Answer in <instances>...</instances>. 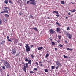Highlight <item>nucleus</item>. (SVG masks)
<instances>
[{
    "label": "nucleus",
    "mask_w": 76,
    "mask_h": 76,
    "mask_svg": "<svg viewBox=\"0 0 76 76\" xmlns=\"http://www.w3.org/2000/svg\"><path fill=\"white\" fill-rule=\"evenodd\" d=\"M61 4H65V2H64V1H62L61 2Z\"/></svg>",
    "instance_id": "nucleus-26"
},
{
    "label": "nucleus",
    "mask_w": 76,
    "mask_h": 76,
    "mask_svg": "<svg viewBox=\"0 0 76 76\" xmlns=\"http://www.w3.org/2000/svg\"><path fill=\"white\" fill-rule=\"evenodd\" d=\"M63 57H64V58H68V57L67 56H65V55H64Z\"/></svg>",
    "instance_id": "nucleus-29"
},
{
    "label": "nucleus",
    "mask_w": 76,
    "mask_h": 76,
    "mask_svg": "<svg viewBox=\"0 0 76 76\" xmlns=\"http://www.w3.org/2000/svg\"><path fill=\"white\" fill-rule=\"evenodd\" d=\"M28 63H26V68H28V67L29 66H28Z\"/></svg>",
    "instance_id": "nucleus-24"
},
{
    "label": "nucleus",
    "mask_w": 76,
    "mask_h": 76,
    "mask_svg": "<svg viewBox=\"0 0 76 76\" xmlns=\"http://www.w3.org/2000/svg\"><path fill=\"white\" fill-rule=\"evenodd\" d=\"M17 41V40H15L13 42L15 44H16L17 43V41Z\"/></svg>",
    "instance_id": "nucleus-30"
},
{
    "label": "nucleus",
    "mask_w": 76,
    "mask_h": 76,
    "mask_svg": "<svg viewBox=\"0 0 76 76\" xmlns=\"http://www.w3.org/2000/svg\"><path fill=\"white\" fill-rule=\"evenodd\" d=\"M7 38L8 41H10V42H12V41H13V40H12L9 39V36H8L7 37Z\"/></svg>",
    "instance_id": "nucleus-10"
},
{
    "label": "nucleus",
    "mask_w": 76,
    "mask_h": 76,
    "mask_svg": "<svg viewBox=\"0 0 76 76\" xmlns=\"http://www.w3.org/2000/svg\"><path fill=\"white\" fill-rule=\"evenodd\" d=\"M52 43V45H56V43H55L53 42H51Z\"/></svg>",
    "instance_id": "nucleus-20"
},
{
    "label": "nucleus",
    "mask_w": 76,
    "mask_h": 76,
    "mask_svg": "<svg viewBox=\"0 0 76 76\" xmlns=\"http://www.w3.org/2000/svg\"><path fill=\"white\" fill-rule=\"evenodd\" d=\"M56 16H57V17H59V16H60V15H58V14L56 15Z\"/></svg>",
    "instance_id": "nucleus-45"
},
{
    "label": "nucleus",
    "mask_w": 76,
    "mask_h": 76,
    "mask_svg": "<svg viewBox=\"0 0 76 76\" xmlns=\"http://www.w3.org/2000/svg\"><path fill=\"white\" fill-rule=\"evenodd\" d=\"M48 56H49V54L48 53L46 55L45 57V58H47V57H48Z\"/></svg>",
    "instance_id": "nucleus-19"
},
{
    "label": "nucleus",
    "mask_w": 76,
    "mask_h": 76,
    "mask_svg": "<svg viewBox=\"0 0 76 76\" xmlns=\"http://www.w3.org/2000/svg\"><path fill=\"white\" fill-rule=\"evenodd\" d=\"M12 40H13V41L15 40H17V39H15V38H13L12 39Z\"/></svg>",
    "instance_id": "nucleus-38"
},
{
    "label": "nucleus",
    "mask_w": 76,
    "mask_h": 76,
    "mask_svg": "<svg viewBox=\"0 0 76 76\" xmlns=\"http://www.w3.org/2000/svg\"><path fill=\"white\" fill-rule=\"evenodd\" d=\"M34 72L32 71H31L30 72V73H32V74H33L34 73Z\"/></svg>",
    "instance_id": "nucleus-42"
},
{
    "label": "nucleus",
    "mask_w": 76,
    "mask_h": 76,
    "mask_svg": "<svg viewBox=\"0 0 76 76\" xmlns=\"http://www.w3.org/2000/svg\"><path fill=\"white\" fill-rule=\"evenodd\" d=\"M71 3H72V4H74V3H73L72 2H71Z\"/></svg>",
    "instance_id": "nucleus-63"
},
{
    "label": "nucleus",
    "mask_w": 76,
    "mask_h": 76,
    "mask_svg": "<svg viewBox=\"0 0 76 76\" xmlns=\"http://www.w3.org/2000/svg\"><path fill=\"white\" fill-rule=\"evenodd\" d=\"M55 50L56 51H57V48H55Z\"/></svg>",
    "instance_id": "nucleus-56"
},
{
    "label": "nucleus",
    "mask_w": 76,
    "mask_h": 76,
    "mask_svg": "<svg viewBox=\"0 0 76 76\" xmlns=\"http://www.w3.org/2000/svg\"><path fill=\"white\" fill-rule=\"evenodd\" d=\"M56 12L57 11H54L53 12V13H56Z\"/></svg>",
    "instance_id": "nucleus-50"
},
{
    "label": "nucleus",
    "mask_w": 76,
    "mask_h": 76,
    "mask_svg": "<svg viewBox=\"0 0 76 76\" xmlns=\"http://www.w3.org/2000/svg\"><path fill=\"white\" fill-rule=\"evenodd\" d=\"M56 24H57V25H60V24H59V23H58V22H56Z\"/></svg>",
    "instance_id": "nucleus-47"
},
{
    "label": "nucleus",
    "mask_w": 76,
    "mask_h": 76,
    "mask_svg": "<svg viewBox=\"0 0 76 76\" xmlns=\"http://www.w3.org/2000/svg\"><path fill=\"white\" fill-rule=\"evenodd\" d=\"M45 72H48V70L47 69H45Z\"/></svg>",
    "instance_id": "nucleus-27"
},
{
    "label": "nucleus",
    "mask_w": 76,
    "mask_h": 76,
    "mask_svg": "<svg viewBox=\"0 0 76 76\" xmlns=\"http://www.w3.org/2000/svg\"><path fill=\"white\" fill-rule=\"evenodd\" d=\"M4 3H6V4H7V3H8V0H5Z\"/></svg>",
    "instance_id": "nucleus-18"
},
{
    "label": "nucleus",
    "mask_w": 76,
    "mask_h": 76,
    "mask_svg": "<svg viewBox=\"0 0 76 76\" xmlns=\"http://www.w3.org/2000/svg\"><path fill=\"white\" fill-rule=\"evenodd\" d=\"M4 43H5V41H3L1 43V45H3V44Z\"/></svg>",
    "instance_id": "nucleus-15"
},
{
    "label": "nucleus",
    "mask_w": 76,
    "mask_h": 76,
    "mask_svg": "<svg viewBox=\"0 0 76 76\" xmlns=\"http://www.w3.org/2000/svg\"><path fill=\"white\" fill-rule=\"evenodd\" d=\"M16 1L17 3H19L20 1L19 0H18H18H17Z\"/></svg>",
    "instance_id": "nucleus-48"
},
{
    "label": "nucleus",
    "mask_w": 76,
    "mask_h": 76,
    "mask_svg": "<svg viewBox=\"0 0 76 76\" xmlns=\"http://www.w3.org/2000/svg\"><path fill=\"white\" fill-rule=\"evenodd\" d=\"M68 15H70V12H69L68 13Z\"/></svg>",
    "instance_id": "nucleus-59"
},
{
    "label": "nucleus",
    "mask_w": 76,
    "mask_h": 76,
    "mask_svg": "<svg viewBox=\"0 0 76 76\" xmlns=\"http://www.w3.org/2000/svg\"><path fill=\"white\" fill-rule=\"evenodd\" d=\"M4 8L5 10H4L3 11H2L1 13H9V11H8V10H10V8L8 7H4Z\"/></svg>",
    "instance_id": "nucleus-1"
},
{
    "label": "nucleus",
    "mask_w": 76,
    "mask_h": 76,
    "mask_svg": "<svg viewBox=\"0 0 76 76\" xmlns=\"http://www.w3.org/2000/svg\"><path fill=\"white\" fill-rule=\"evenodd\" d=\"M26 46H25V47L26 48V47H29V44H26Z\"/></svg>",
    "instance_id": "nucleus-17"
},
{
    "label": "nucleus",
    "mask_w": 76,
    "mask_h": 76,
    "mask_svg": "<svg viewBox=\"0 0 76 76\" xmlns=\"http://www.w3.org/2000/svg\"><path fill=\"white\" fill-rule=\"evenodd\" d=\"M2 21L1 20V19L0 18V25H1V23H2Z\"/></svg>",
    "instance_id": "nucleus-31"
},
{
    "label": "nucleus",
    "mask_w": 76,
    "mask_h": 76,
    "mask_svg": "<svg viewBox=\"0 0 76 76\" xmlns=\"http://www.w3.org/2000/svg\"><path fill=\"white\" fill-rule=\"evenodd\" d=\"M56 14H58V11H56Z\"/></svg>",
    "instance_id": "nucleus-54"
},
{
    "label": "nucleus",
    "mask_w": 76,
    "mask_h": 76,
    "mask_svg": "<svg viewBox=\"0 0 76 76\" xmlns=\"http://www.w3.org/2000/svg\"><path fill=\"white\" fill-rule=\"evenodd\" d=\"M26 52H29V51H31V49H30V47H26Z\"/></svg>",
    "instance_id": "nucleus-5"
},
{
    "label": "nucleus",
    "mask_w": 76,
    "mask_h": 76,
    "mask_svg": "<svg viewBox=\"0 0 76 76\" xmlns=\"http://www.w3.org/2000/svg\"><path fill=\"white\" fill-rule=\"evenodd\" d=\"M34 70H35V71H37V68H34L33 69Z\"/></svg>",
    "instance_id": "nucleus-35"
},
{
    "label": "nucleus",
    "mask_w": 76,
    "mask_h": 76,
    "mask_svg": "<svg viewBox=\"0 0 76 76\" xmlns=\"http://www.w3.org/2000/svg\"><path fill=\"white\" fill-rule=\"evenodd\" d=\"M68 18V17H67V16H66V19Z\"/></svg>",
    "instance_id": "nucleus-61"
},
{
    "label": "nucleus",
    "mask_w": 76,
    "mask_h": 76,
    "mask_svg": "<svg viewBox=\"0 0 76 76\" xmlns=\"http://www.w3.org/2000/svg\"><path fill=\"white\" fill-rule=\"evenodd\" d=\"M28 62L27 63L28 64H31V63H32V61H31V60L30 59H29L28 60Z\"/></svg>",
    "instance_id": "nucleus-11"
},
{
    "label": "nucleus",
    "mask_w": 76,
    "mask_h": 76,
    "mask_svg": "<svg viewBox=\"0 0 76 76\" xmlns=\"http://www.w3.org/2000/svg\"><path fill=\"white\" fill-rule=\"evenodd\" d=\"M33 47H34V46L33 45L31 46V48H33Z\"/></svg>",
    "instance_id": "nucleus-53"
},
{
    "label": "nucleus",
    "mask_w": 76,
    "mask_h": 76,
    "mask_svg": "<svg viewBox=\"0 0 76 76\" xmlns=\"http://www.w3.org/2000/svg\"><path fill=\"white\" fill-rule=\"evenodd\" d=\"M5 17H6V18H9V15L7 14H5Z\"/></svg>",
    "instance_id": "nucleus-21"
},
{
    "label": "nucleus",
    "mask_w": 76,
    "mask_h": 76,
    "mask_svg": "<svg viewBox=\"0 0 76 76\" xmlns=\"http://www.w3.org/2000/svg\"><path fill=\"white\" fill-rule=\"evenodd\" d=\"M56 64L58 66H62L61 64H60V62L58 61H56Z\"/></svg>",
    "instance_id": "nucleus-6"
},
{
    "label": "nucleus",
    "mask_w": 76,
    "mask_h": 76,
    "mask_svg": "<svg viewBox=\"0 0 76 76\" xmlns=\"http://www.w3.org/2000/svg\"><path fill=\"white\" fill-rule=\"evenodd\" d=\"M22 14H23V13L22 12H20L19 13L20 15L21 16L22 15Z\"/></svg>",
    "instance_id": "nucleus-43"
},
{
    "label": "nucleus",
    "mask_w": 76,
    "mask_h": 76,
    "mask_svg": "<svg viewBox=\"0 0 76 76\" xmlns=\"http://www.w3.org/2000/svg\"><path fill=\"white\" fill-rule=\"evenodd\" d=\"M31 57H32V58H34V56H33V55H31Z\"/></svg>",
    "instance_id": "nucleus-46"
},
{
    "label": "nucleus",
    "mask_w": 76,
    "mask_h": 76,
    "mask_svg": "<svg viewBox=\"0 0 76 76\" xmlns=\"http://www.w3.org/2000/svg\"><path fill=\"white\" fill-rule=\"evenodd\" d=\"M47 19H50V18L49 17L47 18Z\"/></svg>",
    "instance_id": "nucleus-64"
},
{
    "label": "nucleus",
    "mask_w": 76,
    "mask_h": 76,
    "mask_svg": "<svg viewBox=\"0 0 76 76\" xmlns=\"http://www.w3.org/2000/svg\"><path fill=\"white\" fill-rule=\"evenodd\" d=\"M56 31L57 32H60V28H56Z\"/></svg>",
    "instance_id": "nucleus-14"
},
{
    "label": "nucleus",
    "mask_w": 76,
    "mask_h": 76,
    "mask_svg": "<svg viewBox=\"0 0 76 76\" xmlns=\"http://www.w3.org/2000/svg\"><path fill=\"white\" fill-rule=\"evenodd\" d=\"M26 66L25 65V64H24V67L23 69V70L25 72H26Z\"/></svg>",
    "instance_id": "nucleus-9"
},
{
    "label": "nucleus",
    "mask_w": 76,
    "mask_h": 76,
    "mask_svg": "<svg viewBox=\"0 0 76 76\" xmlns=\"http://www.w3.org/2000/svg\"><path fill=\"white\" fill-rule=\"evenodd\" d=\"M50 41H53V39H50Z\"/></svg>",
    "instance_id": "nucleus-62"
},
{
    "label": "nucleus",
    "mask_w": 76,
    "mask_h": 76,
    "mask_svg": "<svg viewBox=\"0 0 76 76\" xmlns=\"http://www.w3.org/2000/svg\"><path fill=\"white\" fill-rule=\"evenodd\" d=\"M43 49V47H39L38 48V50H42Z\"/></svg>",
    "instance_id": "nucleus-16"
},
{
    "label": "nucleus",
    "mask_w": 76,
    "mask_h": 76,
    "mask_svg": "<svg viewBox=\"0 0 76 76\" xmlns=\"http://www.w3.org/2000/svg\"><path fill=\"white\" fill-rule=\"evenodd\" d=\"M50 34H54L55 32V31L52 29H51L50 31Z\"/></svg>",
    "instance_id": "nucleus-8"
},
{
    "label": "nucleus",
    "mask_w": 76,
    "mask_h": 76,
    "mask_svg": "<svg viewBox=\"0 0 76 76\" xmlns=\"http://www.w3.org/2000/svg\"><path fill=\"white\" fill-rule=\"evenodd\" d=\"M18 44L19 45H20V46L22 45V43H18Z\"/></svg>",
    "instance_id": "nucleus-28"
},
{
    "label": "nucleus",
    "mask_w": 76,
    "mask_h": 76,
    "mask_svg": "<svg viewBox=\"0 0 76 76\" xmlns=\"http://www.w3.org/2000/svg\"><path fill=\"white\" fill-rule=\"evenodd\" d=\"M66 35L67 36L69 39H71V38H72V34H71L68 33H66Z\"/></svg>",
    "instance_id": "nucleus-3"
},
{
    "label": "nucleus",
    "mask_w": 76,
    "mask_h": 76,
    "mask_svg": "<svg viewBox=\"0 0 76 76\" xmlns=\"http://www.w3.org/2000/svg\"><path fill=\"white\" fill-rule=\"evenodd\" d=\"M25 61H28V60L27 59V58H25Z\"/></svg>",
    "instance_id": "nucleus-39"
},
{
    "label": "nucleus",
    "mask_w": 76,
    "mask_h": 76,
    "mask_svg": "<svg viewBox=\"0 0 76 76\" xmlns=\"http://www.w3.org/2000/svg\"><path fill=\"white\" fill-rule=\"evenodd\" d=\"M4 22L6 23V22H7V18H4Z\"/></svg>",
    "instance_id": "nucleus-13"
},
{
    "label": "nucleus",
    "mask_w": 76,
    "mask_h": 76,
    "mask_svg": "<svg viewBox=\"0 0 76 76\" xmlns=\"http://www.w3.org/2000/svg\"><path fill=\"white\" fill-rule=\"evenodd\" d=\"M30 1H32L30 3L31 4H33V5H36V1L35 0H29Z\"/></svg>",
    "instance_id": "nucleus-4"
},
{
    "label": "nucleus",
    "mask_w": 76,
    "mask_h": 76,
    "mask_svg": "<svg viewBox=\"0 0 76 76\" xmlns=\"http://www.w3.org/2000/svg\"><path fill=\"white\" fill-rule=\"evenodd\" d=\"M39 62V63H42V61H40V62Z\"/></svg>",
    "instance_id": "nucleus-57"
},
{
    "label": "nucleus",
    "mask_w": 76,
    "mask_h": 76,
    "mask_svg": "<svg viewBox=\"0 0 76 76\" xmlns=\"http://www.w3.org/2000/svg\"><path fill=\"white\" fill-rule=\"evenodd\" d=\"M0 70L1 73H2V72H3V71L2 70V69H0Z\"/></svg>",
    "instance_id": "nucleus-51"
},
{
    "label": "nucleus",
    "mask_w": 76,
    "mask_h": 76,
    "mask_svg": "<svg viewBox=\"0 0 76 76\" xmlns=\"http://www.w3.org/2000/svg\"><path fill=\"white\" fill-rule=\"evenodd\" d=\"M58 37L59 39H61V36L59 35L58 36Z\"/></svg>",
    "instance_id": "nucleus-44"
},
{
    "label": "nucleus",
    "mask_w": 76,
    "mask_h": 76,
    "mask_svg": "<svg viewBox=\"0 0 76 76\" xmlns=\"http://www.w3.org/2000/svg\"><path fill=\"white\" fill-rule=\"evenodd\" d=\"M57 42H60V40H58V41H57Z\"/></svg>",
    "instance_id": "nucleus-60"
},
{
    "label": "nucleus",
    "mask_w": 76,
    "mask_h": 76,
    "mask_svg": "<svg viewBox=\"0 0 76 76\" xmlns=\"http://www.w3.org/2000/svg\"><path fill=\"white\" fill-rule=\"evenodd\" d=\"M51 67L52 69H54L55 68V66H52Z\"/></svg>",
    "instance_id": "nucleus-33"
},
{
    "label": "nucleus",
    "mask_w": 76,
    "mask_h": 76,
    "mask_svg": "<svg viewBox=\"0 0 76 76\" xmlns=\"http://www.w3.org/2000/svg\"><path fill=\"white\" fill-rule=\"evenodd\" d=\"M59 47H63V45L60 44H59Z\"/></svg>",
    "instance_id": "nucleus-37"
},
{
    "label": "nucleus",
    "mask_w": 76,
    "mask_h": 76,
    "mask_svg": "<svg viewBox=\"0 0 76 76\" xmlns=\"http://www.w3.org/2000/svg\"><path fill=\"white\" fill-rule=\"evenodd\" d=\"M9 1L10 3L11 4H12V3H13V2L12 1L9 0Z\"/></svg>",
    "instance_id": "nucleus-23"
},
{
    "label": "nucleus",
    "mask_w": 76,
    "mask_h": 76,
    "mask_svg": "<svg viewBox=\"0 0 76 76\" xmlns=\"http://www.w3.org/2000/svg\"><path fill=\"white\" fill-rule=\"evenodd\" d=\"M40 66H41V67H42V66H43V65L42 64H41L40 65Z\"/></svg>",
    "instance_id": "nucleus-55"
},
{
    "label": "nucleus",
    "mask_w": 76,
    "mask_h": 76,
    "mask_svg": "<svg viewBox=\"0 0 76 76\" xmlns=\"http://www.w3.org/2000/svg\"><path fill=\"white\" fill-rule=\"evenodd\" d=\"M4 65L6 68H8V69H10L11 67L10 64L7 61H4Z\"/></svg>",
    "instance_id": "nucleus-2"
},
{
    "label": "nucleus",
    "mask_w": 76,
    "mask_h": 76,
    "mask_svg": "<svg viewBox=\"0 0 76 76\" xmlns=\"http://www.w3.org/2000/svg\"><path fill=\"white\" fill-rule=\"evenodd\" d=\"M56 70H57V69H58V66H57L56 67Z\"/></svg>",
    "instance_id": "nucleus-52"
},
{
    "label": "nucleus",
    "mask_w": 76,
    "mask_h": 76,
    "mask_svg": "<svg viewBox=\"0 0 76 76\" xmlns=\"http://www.w3.org/2000/svg\"><path fill=\"white\" fill-rule=\"evenodd\" d=\"M70 12H76V10L75 9H74V10L73 11L72 10H70Z\"/></svg>",
    "instance_id": "nucleus-34"
},
{
    "label": "nucleus",
    "mask_w": 76,
    "mask_h": 76,
    "mask_svg": "<svg viewBox=\"0 0 76 76\" xmlns=\"http://www.w3.org/2000/svg\"><path fill=\"white\" fill-rule=\"evenodd\" d=\"M19 53H18L16 54V56H19Z\"/></svg>",
    "instance_id": "nucleus-41"
},
{
    "label": "nucleus",
    "mask_w": 76,
    "mask_h": 76,
    "mask_svg": "<svg viewBox=\"0 0 76 76\" xmlns=\"http://www.w3.org/2000/svg\"><path fill=\"white\" fill-rule=\"evenodd\" d=\"M11 53H12V54H13L14 55H15V54H16V50H15L14 49H12V50Z\"/></svg>",
    "instance_id": "nucleus-7"
},
{
    "label": "nucleus",
    "mask_w": 76,
    "mask_h": 76,
    "mask_svg": "<svg viewBox=\"0 0 76 76\" xmlns=\"http://www.w3.org/2000/svg\"><path fill=\"white\" fill-rule=\"evenodd\" d=\"M3 69V70H5V69L6 68V67H5V66H3L2 67Z\"/></svg>",
    "instance_id": "nucleus-32"
},
{
    "label": "nucleus",
    "mask_w": 76,
    "mask_h": 76,
    "mask_svg": "<svg viewBox=\"0 0 76 76\" xmlns=\"http://www.w3.org/2000/svg\"><path fill=\"white\" fill-rule=\"evenodd\" d=\"M29 18L34 19V16H32V15H30Z\"/></svg>",
    "instance_id": "nucleus-22"
},
{
    "label": "nucleus",
    "mask_w": 76,
    "mask_h": 76,
    "mask_svg": "<svg viewBox=\"0 0 76 76\" xmlns=\"http://www.w3.org/2000/svg\"><path fill=\"white\" fill-rule=\"evenodd\" d=\"M31 29H34V30H35V31H38V28L36 27L32 28Z\"/></svg>",
    "instance_id": "nucleus-12"
},
{
    "label": "nucleus",
    "mask_w": 76,
    "mask_h": 76,
    "mask_svg": "<svg viewBox=\"0 0 76 76\" xmlns=\"http://www.w3.org/2000/svg\"><path fill=\"white\" fill-rule=\"evenodd\" d=\"M70 28H69V27H68L67 28V30H70Z\"/></svg>",
    "instance_id": "nucleus-40"
},
{
    "label": "nucleus",
    "mask_w": 76,
    "mask_h": 76,
    "mask_svg": "<svg viewBox=\"0 0 76 76\" xmlns=\"http://www.w3.org/2000/svg\"><path fill=\"white\" fill-rule=\"evenodd\" d=\"M66 49L67 50H70V51H72V49H70L69 48H67Z\"/></svg>",
    "instance_id": "nucleus-25"
},
{
    "label": "nucleus",
    "mask_w": 76,
    "mask_h": 76,
    "mask_svg": "<svg viewBox=\"0 0 76 76\" xmlns=\"http://www.w3.org/2000/svg\"><path fill=\"white\" fill-rule=\"evenodd\" d=\"M30 2V1H27L26 3L27 4H29V3Z\"/></svg>",
    "instance_id": "nucleus-36"
},
{
    "label": "nucleus",
    "mask_w": 76,
    "mask_h": 76,
    "mask_svg": "<svg viewBox=\"0 0 76 76\" xmlns=\"http://www.w3.org/2000/svg\"><path fill=\"white\" fill-rule=\"evenodd\" d=\"M65 42H66V43H67L68 42L67 41V40H66L65 41Z\"/></svg>",
    "instance_id": "nucleus-58"
},
{
    "label": "nucleus",
    "mask_w": 76,
    "mask_h": 76,
    "mask_svg": "<svg viewBox=\"0 0 76 76\" xmlns=\"http://www.w3.org/2000/svg\"><path fill=\"white\" fill-rule=\"evenodd\" d=\"M36 64H37V66H38V63L37 62H36Z\"/></svg>",
    "instance_id": "nucleus-49"
}]
</instances>
